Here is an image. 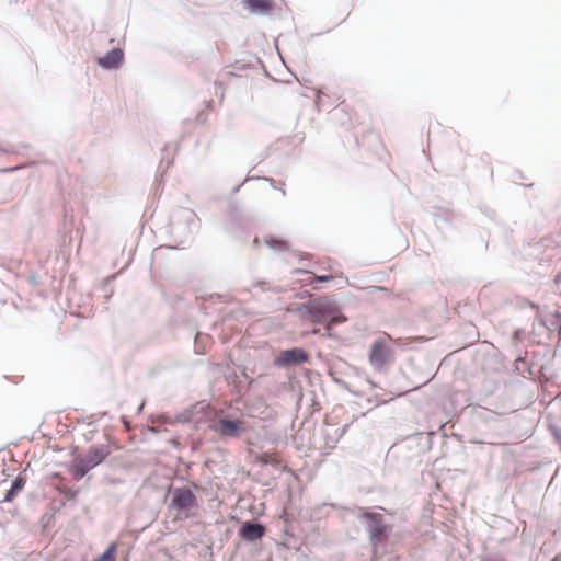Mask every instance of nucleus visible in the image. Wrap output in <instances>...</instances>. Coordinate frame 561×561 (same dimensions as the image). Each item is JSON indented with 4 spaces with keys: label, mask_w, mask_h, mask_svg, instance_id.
Masks as SVG:
<instances>
[{
    "label": "nucleus",
    "mask_w": 561,
    "mask_h": 561,
    "mask_svg": "<svg viewBox=\"0 0 561 561\" xmlns=\"http://www.w3.org/2000/svg\"><path fill=\"white\" fill-rule=\"evenodd\" d=\"M24 486V481L21 478H18L15 481H13L11 489L8 491V493L4 496V501L10 502L12 501L14 494L22 490Z\"/></svg>",
    "instance_id": "13"
},
{
    "label": "nucleus",
    "mask_w": 561,
    "mask_h": 561,
    "mask_svg": "<svg viewBox=\"0 0 561 561\" xmlns=\"http://www.w3.org/2000/svg\"><path fill=\"white\" fill-rule=\"evenodd\" d=\"M77 494H78V491H71V490H69V491L66 493V495H67V496H70V497H72V499H73V497H76V496H77Z\"/></svg>",
    "instance_id": "18"
},
{
    "label": "nucleus",
    "mask_w": 561,
    "mask_h": 561,
    "mask_svg": "<svg viewBox=\"0 0 561 561\" xmlns=\"http://www.w3.org/2000/svg\"><path fill=\"white\" fill-rule=\"evenodd\" d=\"M552 561H558L557 559H553Z\"/></svg>",
    "instance_id": "20"
},
{
    "label": "nucleus",
    "mask_w": 561,
    "mask_h": 561,
    "mask_svg": "<svg viewBox=\"0 0 561 561\" xmlns=\"http://www.w3.org/2000/svg\"><path fill=\"white\" fill-rule=\"evenodd\" d=\"M255 461L262 465H279L280 460L275 453H264L255 457Z\"/></svg>",
    "instance_id": "12"
},
{
    "label": "nucleus",
    "mask_w": 561,
    "mask_h": 561,
    "mask_svg": "<svg viewBox=\"0 0 561 561\" xmlns=\"http://www.w3.org/2000/svg\"><path fill=\"white\" fill-rule=\"evenodd\" d=\"M331 279H333L332 275L316 276V280L317 282H328V280H331Z\"/></svg>",
    "instance_id": "17"
},
{
    "label": "nucleus",
    "mask_w": 561,
    "mask_h": 561,
    "mask_svg": "<svg viewBox=\"0 0 561 561\" xmlns=\"http://www.w3.org/2000/svg\"><path fill=\"white\" fill-rule=\"evenodd\" d=\"M266 243L270 248L276 251H286L289 249V245L285 240L270 239Z\"/></svg>",
    "instance_id": "16"
},
{
    "label": "nucleus",
    "mask_w": 561,
    "mask_h": 561,
    "mask_svg": "<svg viewBox=\"0 0 561 561\" xmlns=\"http://www.w3.org/2000/svg\"><path fill=\"white\" fill-rule=\"evenodd\" d=\"M265 534V528L261 524L244 523L241 527L240 535L248 541L261 539Z\"/></svg>",
    "instance_id": "7"
},
{
    "label": "nucleus",
    "mask_w": 561,
    "mask_h": 561,
    "mask_svg": "<svg viewBox=\"0 0 561 561\" xmlns=\"http://www.w3.org/2000/svg\"><path fill=\"white\" fill-rule=\"evenodd\" d=\"M392 352L383 340H376L370 348L369 362L377 369L383 368L391 359Z\"/></svg>",
    "instance_id": "4"
},
{
    "label": "nucleus",
    "mask_w": 561,
    "mask_h": 561,
    "mask_svg": "<svg viewBox=\"0 0 561 561\" xmlns=\"http://www.w3.org/2000/svg\"><path fill=\"white\" fill-rule=\"evenodd\" d=\"M91 468L88 467L87 462L82 459V457H76L73 459V463L70 468V473L75 480H81Z\"/></svg>",
    "instance_id": "11"
},
{
    "label": "nucleus",
    "mask_w": 561,
    "mask_h": 561,
    "mask_svg": "<svg viewBox=\"0 0 561 561\" xmlns=\"http://www.w3.org/2000/svg\"><path fill=\"white\" fill-rule=\"evenodd\" d=\"M107 454L108 451L105 447H91L82 459L87 462L88 467L92 469L101 463Z\"/></svg>",
    "instance_id": "9"
},
{
    "label": "nucleus",
    "mask_w": 561,
    "mask_h": 561,
    "mask_svg": "<svg viewBox=\"0 0 561 561\" xmlns=\"http://www.w3.org/2000/svg\"><path fill=\"white\" fill-rule=\"evenodd\" d=\"M116 549V542H112L96 561H115Z\"/></svg>",
    "instance_id": "15"
},
{
    "label": "nucleus",
    "mask_w": 561,
    "mask_h": 561,
    "mask_svg": "<svg viewBox=\"0 0 561 561\" xmlns=\"http://www.w3.org/2000/svg\"><path fill=\"white\" fill-rule=\"evenodd\" d=\"M319 333V329H316L312 331V334H318Z\"/></svg>",
    "instance_id": "19"
},
{
    "label": "nucleus",
    "mask_w": 561,
    "mask_h": 561,
    "mask_svg": "<svg viewBox=\"0 0 561 561\" xmlns=\"http://www.w3.org/2000/svg\"><path fill=\"white\" fill-rule=\"evenodd\" d=\"M313 323L327 321L332 313H337V304L331 297H319L305 305Z\"/></svg>",
    "instance_id": "2"
},
{
    "label": "nucleus",
    "mask_w": 561,
    "mask_h": 561,
    "mask_svg": "<svg viewBox=\"0 0 561 561\" xmlns=\"http://www.w3.org/2000/svg\"><path fill=\"white\" fill-rule=\"evenodd\" d=\"M345 321H346V317L343 316L341 313L340 309L337 308V313H332L330 316V318L328 319L325 329H327V331H330L334 324L343 323Z\"/></svg>",
    "instance_id": "14"
},
{
    "label": "nucleus",
    "mask_w": 561,
    "mask_h": 561,
    "mask_svg": "<svg viewBox=\"0 0 561 561\" xmlns=\"http://www.w3.org/2000/svg\"><path fill=\"white\" fill-rule=\"evenodd\" d=\"M196 507L197 500L191 490L179 488L173 491L170 508L176 511V519L188 518L192 515L191 511Z\"/></svg>",
    "instance_id": "1"
},
{
    "label": "nucleus",
    "mask_w": 561,
    "mask_h": 561,
    "mask_svg": "<svg viewBox=\"0 0 561 561\" xmlns=\"http://www.w3.org/2000/svg\"><path fill=\"white\" fill-rule=\"evenodd\" d=\"M124 54L119 48H114L108 51L103 58L99 60L100 65L104 68H115L123 60Z\"/></svg>",
    "instance_id": "10"
},
{
    "label": "nucleus",
    "mask_w": 561,
    "mask_h": 561,
    "mask_svg": "<svg viewBox=\"0 0 561 561\" xmlns=\"http://www.w3.org/2000/svg\"><path fill=\"white\" fill-rule=\"evenodd\" d=\"M362 517L367 522L369 539L374 548V554L380 542L388 537V527L383 522V517L378 513H364Z\"/></svg>",
    "instance_id": "3"
},
{
    "label": "nucleus",
    "mask_w": 561,
    "mask_h": 561,
    "mask_svg": "<svg viewBox=\"0 0 561 561\" xmlns=\"http://www.w3.org/2000/svg\"><path fill=\"white\" fill-rule=\"evenodd\" d=\"M309 358L306 351L302 348H291L283 351L277 358V364L279 365H293L300 364L307 362Z\"/></svg>",
    "instance_id": "6"
},
{
    "label": "nucleus",
    "mask_w": 561,
    "mask_h": 561,
    "mask_svg": "<svg viewBox=\"0 0 561 561\" xmlns=\"http://www.w3.org/2000/svg\"><path fill=\"white\" fill-rule=\"evenodd\" d=\"M243 5L253 14H266L273 10L274 0H243Z\"/></svg>",
    "instance_id": "8"
},
{
    "label": "nucleus",
    "mask_w": 561,
    "mask_h": 561,
    "mask_svg": "<svg viewBox=\"0 0 561 561\" xmlns=\"http://www.w3.org/2000/svg\"><path fill=\"white\" fill-rule=\"evenodd\" d=\"M215 431L221 436L237 437L244 431L243 421L220 419L215 426Z\"/></svg>",
    "instance_id": "5"
}]
</instances>
